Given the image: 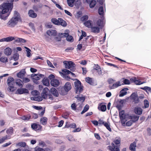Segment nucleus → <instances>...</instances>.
Listing matches in <instances>:
<instances>
[{"label":"nucleus","mask_w":151,"mask_h":151,"mask_svg":"<svg viewBox=\"0 0 151 151\" xmlns=\"http://www.w3.org/2000/svg\"><path fill=\"white\" fill-rule=\"evenodd\" d=\"M1 7L2 10L0 12V18L5 20L10 15L13 8V4L9 2L4 3L2 4Z\"/></svg>","instance_id":"nucleus-1"},{"label":"nucleus","mask_w":151,"mask_h":151,"mask_svg":"<svg viewBox=\"0 0 151 151\" xmlns=\"http://www.w3.org/2000/svg\"><path fill=\"white\" fill-rule=\"evenodd\" d=\"M123 83H121L120 81H118L114 83L111 86L109 85L108 86L109 88L110 89H114L122 85H129L130 84V81L129 80L124 78H123Z\"/></svg>","instance_id":"nucleus-2"},{"label":"nucleus","mask_w":151,"mask_h":151,"mask_svg":"<svg viewBox=\"0 0 151 151\" xmlns=\"http://www.w3.org/2000/svg\"><path fill=\"white\" fill-rule=\"evenodd\" d=\"M20 17L17 15L15 17H12L7 24L8 27L11 28L14 27L17 25L19 19Z\"/></svg>","instance_id":"nucleus-3"},{"label":"nucleus","mask_w":151,"mask_h":151,"mask_svg":"<svg viewBox=\"0 0 151 151\" xmlns=\"http://www.w3.org/2000/svg\"><path fill=\"white\" fill-rule=\"evenodd\" d=\"M65 67L66 69H70L71 71L73 72L76 70V65L72 61H65L63 62Z\"/></svg>","instance_id":"nucleus-4"},{"label":"nucleus","mask_w":151,"mask_h":151,"mask_svg":"<svg viewBox=\"0 0 151 151\" xmlns=\"http://www.w3.org/2000/svg\"><path fill=\"white\" fill-rule=\"evenodd\" d=\"M76 93L77 94H79L81 93L83 91V87L81 86V83L78 80L75 81L74 83Z\"/></svg>","instance_id":"nucleus-5"},{"label":"nucleus","mask_w":151,"mask_h":151,"mask_svg":"<svg viewBox=\"0 0 151 151\" xmlns=\"http://www.w3.org/2000/svg\"><path fill=\"white\" fill-rule=\"evenodd\" d=\"M62 71L63 72H61L60 71H59V73L60 75L61 76L63 77H67L69 79H70V78L68 76H66V75H68L70 74H71V75L73 77H74L75 76V74L74 73L67 69H63L62 70Z\"/></svg>","instance_id":"nucleus-6"},{"label":"nucleus","mask_w":151,"mask_h":151,"mask_svg":"<svg viewBox=\"0 0 151 151\" xmlns=\"http://www.w3.org/2000/svg\"><path fill=\"white\" fill-rule=\"evenodd\" d=\"M89 36L86 37L82 42V44L83 47H86L87 46L91 45L93 44V41L91 39H89Z\"/></svg>","instance_id":"nucleus-7"},{"label":"nucleus","mask_w":151,"mask_h":151,"mask_svg":"<svg viewBox=\"0 0 151 151\" xmlns=\"http://www.w3.org/2000/svg\"><path fill=\"white\" fill-rule=\"evenodd\" d=\"M14 80L13 78L11 77H9L7 80V84L10 88L9 90L10 91H12L11 89L14 88L13 84V81Z\"/></svg>","instance_id":"nucleus-8"},{"label":"nucleus","mask_w":151,"mask_h":151,"mask_svg":"<svg viewBox=\"0 0 151 151\" xmlns=\"http://www.w3.org/2000/svg\"><path fill=\"white\" fill-rule=\"evenodd\" d=\"M31 127L35 131L41 130L42 128V126L40 125L34 123L31 124Z\"/></svg>","instance_id":"nucleus-9"},{"label":"nucleus","mask_w":151,"mask_h":151,"mask_svg":"<svg viewBox=\"0 0 151 151\" xmlns=\"http://www.w3.org/2000/svg\"><path fill=\"white\" fill-rule=\"evenodd\" d=\"M29 91L25 88H20L17 90L16 92L17 94H21L24 93H28Z\"/></svg>","instance_id":"nucleus-10"},{"label":"nucleus","mask_w":151,"mask_h":151,"mask_svg":"<svg viewBox=\"0 0 151 151\" xmlns=\"http://www.w3.org/2000/svg\"><path fill=\"white\" fill-rule=\"evenodd\" d=\"M134 111L135 114L140 115L142 114V110L140 107H136L134 108Z\"/></svg>","instance_id":"nucleus-11"},{"label":"nucleus","mask_w":151,"mask_h":151,"mask_svg":"<svg viewBox=\"0 0 151 151\" xmlns=\"http://www.w3.org/2000/svg\"><path fill=\"white\" fill-rule=\"evenodd\" d=\"M51 85L54 87H57L59 86L60 82L57 79H53L50 82Z\"/></svg>","instance_id":"nucleus-12"},{"label":"nucleus","mask_w":151,"mask_h":151,"mask_svg":"<svg viewBox=\"0 0 151 151\" xmlns=\"http://www.w3.org/2000/svg\"><path fill=\"white\" fill-rule=\"evenodd\" d=\"M91 31L92 32L95 33H98L99 32L101 29L98 27L92 26L91 28Z\"/></svg>","instance_id":"nucleus-13"},{"label":"nucleus","mask_w":151,"mask_h":151,"mask_svg":"<svg viewBox=\"0 0 151 151\" xmlns=\"http://www.w3.org/2000/svg\"><path fill=\"white\" fill-rule=\"evenodd\" d=\"M63 87L65 88L66 91L68 92L71 88L70 83L69 82H66L65 84Z\"/></svg>","instance_id":"nucleus-14"},{"label":"nucleus","mask_w":151,"mask_h":151,"mask_svg":"<svg viewBox=\"0 0 151 151\" xmlns=\"http://www.w3.org/2000/svg\"><path fill=\"white\" fill-rule=\"evenodd\" d=\"M98 108L99 110H101L102 111H104L106 110V105L101 103L99 104Z\"/></svg>","instance_id":"nucleus-15"},{"label":"nucleus","mask_w":151,"mask_h":151,"mask_svg":"<svg viewBox=\"0 0 151 151\" xmlns=\"http://www.w3.org/2000/svg\"><path fill=\"white\" fill-rule=\"evenodd\" d=\"M112 146H109L108 147V149L111 151H120V149L119 147L117 146H115L114 144H113Z\"/></svg>","instance_id":"nucleus-16"},{"label":"nucleus","mask_w":151,"mask_h":151,"mask_svg":"<svg viewBox=\"0 0 151 151\" xmlns=\"http://www.w3.org/2000/svg\"><path fill=\"white\" fill-rule=\"evenodd\" d=\"M25 73L26 71L25 69H23L22 70L20 71L17 74V76L18 78H22L24 76Z\"/></svg>","instance_id":"nucleus-17"},{"label":"nucleus","mask_w":151,"mask_h":151,"mask_svg":"<svg viewBox=\"0 0 151 151\" xmlns=\"http://www.w3.org/2000/svg\"><path fill=\"white\" fill-rule=\"evenodd\" d=\"M58 92L59 93L62 95H65L68 93L63 87L59 88L58 89Z\"/></svg>","instance_id":"nucleus-18"},{"label":"nucleus","mask_w":151,"mask_h":151,"mask_svg":"<svg viewBox=\"0 0 151 151\" xmlns=\"http://www.w3.org/2000/svg\"><path fill=\"white\" fill-rule=\"evenodd\" d=\"M47 34L50 36H55L56 35V31L55 30H49L47 31Z\"/></svg>","instance_id":"nucleus-19"},{"label":"nucleus","mask_w":151,"mask_h":151,"mask_svg":"<svg viewBox=\"0 0 151 151\" xmlns=\"http://www.w3.org/2000/svg\"><path fill=\"white\" fill-rule=\"evenodd\" d=\"M128 90L127 88H124L122 89L120 91V93L119 94V97H122L125 95L127 94V91Z\"/></svg>","instance_id":"nucleus-20"},{"label":"nucleus","mask_w":151,"mask_h":151,"mask_svg":"<svg viewBox=\"0 0 151 151\" xmlns=\"http://www.w3.org/2000/svg\"><path fill=\"white\" fill-rule=\"evenodd\" d=\"M44 75L40 74L39 75L36 74L35 77H33V80L34 82L35 83L37 81L39 80L41 78H42L44 77Z\"/></svg>","instance_id":"nucleus-21"},{"label":"nucleus","mask_w":151,"mask_h":151,"mask_svg":"<svg viewBox=\"0 0 151 151\" xmlns=\"http://www.w3.org/2000/svg\"><path fill=\"white\" fill-rule=\"evenodd\" d=\"M28 14L29 16L32 18H35L37 16V14L32 10H29Z\"/></svg>","instance_id":"nucleus-22"},{"label":"nucleus","mask_w":151,"mask_h":151,"mask_svg":"<svg viewBox=\"0 0 151 151\" xmlns=\"http://www.w3.org/2000/svg\"><path fill=\"white\" fill-rule=\"evenodd\" d=\"M11 138V136L10 135H6L0 139V143L2 144L5 141L8 139H9Z\"/></svg>","instance_id":"nucleus-23"},{"label":"nucleus","mask_w":151,"mask_h":151,"mask_svg":"<svg viewBox=\"0 0 151 151\" xmlns=\"http://www.w3.org/2000/svg\"><path fill=\"white\" fill-rule=\"evenodd\" d=\"M136 147V143L135 142H134L130 145L129 149L131 151H135Z\"/></svg>","instance_id":"nucleus-24"},{"label":"nucleus","mask_w":151,"mask_h":151,"mask_svg":"<svg viewBox=\"0 0 151 151\" xmlns=\"http://www.w3.org/2000/svg\"><path fill=\"white\" fill-rule=\"evenodd\" d=\"M47 118L46 117H43L40 119V122L41 124L45 125L47 124Z\"/></svg>","instance_id":"nucleus-25"},{"label":"nucleus","mask_w":151,"mask_h":151,"mask_svg":"<svg viewBox=\"0 0 151 151\" xmlns=\"http://www.w3.org/2000/svg\"><path fill=\"white\" fill-rule=\"evenodd\" d=\"M97 25L101 29H102L103 27V20L98 19L96 22Z\"/></svg>","instance_id":"nucleus-26"},{"label":"nucleus","mask_w":151,"mask_h":151,"mask_svg":"<svg viewBox=\"0 0 151 151\" xmlns=\"http://www.w3.org/2000/svg\"><path fill=\"white\" fill-rule=\"evenodd\" d=\"M75 98L77 99L78 102L80 101L81 102H84L85 100V97L83 96V95H81V96L80 95H78Z\"/></svg>","instance_id":"nucleus-27"},{"label":"nucleus","mask_w":151,"mask_h":151,"mask_svg":"<svg viewBox=\"0 0 151 151\" xmlns=\"http://www.w3.org/2000/svg\"><path fill=\"white\" fill-rule=\"evenodd\" d=\"M69 31L68 30H66L64 33H60L59 34V36L61 37H66L68 35Z\"/></svg>","instance_id":"nucleus-28"},{"label":"nucleus","mask_w":151,"mask_h":151,"mask_svg":"<svg viewBox=\"0 0 151 151\" xmlns=\"http://www.w3.org/2000/svg\"><path fill=\"white\" fill-rule=\"evenodd\" d=\"M12 50L9 47L6 48L4 50V53L6 55L9 56L11 55L12 53Z\"/></svg>","instance_id":"nucleus-29"},{"label":"nucleus","mask_w":151,"mask_h":151,"mask_svg":"<svg viewBox=\"0 0 151 151\" xmlns=\"http://www.w3.org/2000/svg\"><path fill=\"white\" fill-rule=\"evenodd\" d=\"M15 83L19 87H22L23 86V82L20 79H16L15 80Z\"/></svg>","instance_id":"nucleus-30"},{"label":"nucleus","mask_w":151,"mask_h":151,"mask_svg":"<svg viewBox=\"0 0 151 151\" xmlns=\"http://www.w3.org/2000/svg\"><path fill=\"white\" fill-rule=\"evenodd\" d=\"M52 93L55 97H58V93L57 90L54 88H52L50 89Z\"/></svg>","instance_id":"nucleus-31"},{"label":"nucleus","mask_w":151,"mask_h":151,"mask_svg":"<svg viewBox=\"0 0 151 151\" xmlns=\"http://www.w3.org/2000/svg\"><path fill=\"white\" fill-rule=\"evenodd\" d=\"M139 118V116L136 115H133L130 116V119L133 122L137 121Z\"/></svg>","instance_id":"nucleus-32"},{"label":"nucleus","mask_w":151,"mask_h":151,"mask_svg":"<svg viewBox=\"0 0 151 151\" xmlns=\"http://www.w3.org/2000/svg\"><path fill=\"white\" fill-rule=\"evenodd\" d=\"M86 81L90 84L91 85H93L94 84V82L93 78L89 77H87L85 78Z\"/></svg>","instance_id":"nucleus-33"},{"label":"nucleus","mask_w":151,"mask_h":151,"mask_svg":"<svg viewBox=\"0 0 151 151\" xmlns=\"http://www.w3.org/2000/svg\"><path fill=\"white\" fill-rule=\"evenodd\" d=\"M119 116L121 120H122L125 119L126 116L124 115V110H122L119 112Z\"/></svg>","instance_id":"nucleus-34"},{"label":"nucleus","mask_w":151,"mask_h":151,"mask_svg":"<svg viewBox=\"0 0 151 151\" xmlns=\"http://www.w3.org/2000/svg\"><path fill=\"white\" fill-rule=\"evenodd\" d=\"M92 22L91 20H88L84 22L85 25L88 27L91 28L92 26Z\"/></svg>","instance_id":"nucleus-35"},{"label":"nucleus","mask_w":151,"mask_h":151,"mask_svg":"<svg viewBox=\"0 0 151 151\" xmlns=\"http://www.w3.org/2000/svg\"><path fill=\"white\" fill-rule=\"evenodd\" d=\"M42 82L44 85L48 86L50 85L49 79L47 78H44L42 80Z\"/></svg>","instance_id":"nucleus-36"},{"label":"nucleus","mask_w":151,"mask_h":151,"mask_svg":"<svg viewBox=\"0 0 151 151\" xmlns=\"http://www.w3.org/2000/svg\"><path fill=\"white\" fill-rule=\"evenodd\" d=\"M104 12L103 7L102 6H100L98 9V12L99 14L103 17L104 15Z\"/></svg>","instance_id":"nucleus-37"},{"label":"nucleus","mask_w":151,"mask_h":151,"mask_svg":"<svg viewBox=\"0 0 151 151\" xmlns=\"http://www.w3.org/2000/svg\"><path fill=\"white\" fill-rule=\"evenodd\" d=\"M14 129L12 127H10L6 130V133L8 134L12 135L14 133Z\"/></svg>","instance_id":"nucleus-38"},{"label":"nucleus","mask_w":151,"mask_h":151,"mask_svg":"<svg viewBox=\"0 0 151 151\" xmlns=\"http://www.w3.org/2000/svg\"><path fill=\"white\" fill-rule=\"evenodd\" d=\"M59 21V25H61L63 27H65L67 26V23L66 22L62 19L60 18Z\"/></svg>","instance_id":"nucleus-39"},{"label":"nucleus","mask_w":151,"mask_h":151,"mask_svg":"<svg viewBox=\"0 0 151 151\" xmlns=\"http://www.w3.org/2000/svg\"><path fill=\"white\" fill-rule=\"evenodd\" d=\"M31 99L35 101H40L42 100V98L40 96H38L37 97L34 96L31 98Z\"/></svg>","instance_id":"nucleus-40"},{"label":"nucleus","mask_w":151,"mask_h":151,"mask_svg":"<svg viewBox=\"0 0 151 151\" xmlns=\"http://www.w3.org/2000/svg\"><path fill=\"white\" fill-rule=\"evenodd\" d=\"M58 18V19L56 18H52L51 19V21L54 24L58 25H59V22L60 19Z\"/></svg>","instance_id":"nucleus-41"},{"label":"nucleus","mask_w":151,"mask_h":151,"mask_svg":"<svg viewBox=\"0 0 151 151\" xmlns=\"http://www.w3.org/2000/svg\"><path fill=\"white\" fill-rule=\"evenodd\" d=\"M31 116L29 114H28L23 116L21 117V119L24 120H28L31 118Z\"/></svg>","instance_id":"nucleus-42"},{"label":"nucleus","mask_w":151,"mask_h":151,"mask_svg":"<svg viewBox=\"0 0 151 151\" xmlns=\"http://www.w3.org/2000/svg\"><path fill=\"white\" fill-rule=\"evenodd\" d=\"M75 1V0H67V2L69 6L72 7L74 5Z\"/></svg>","instance_id":"nucleus-43"},{"label":"nucleus","mask_w":151,"mask_h":151,"mask_svg":"<svg viewBox=\"0 0 151 151\" xmlns=\"http://www.w3.org/2000/svg\"><path fill=\"white\" fill-rule=\"evenodd\" d=\"M132 81H133L137 85H140L142 83H141V81L138 80H137L136 77H134L131 79Z\"/></svg>","instance_id":"nucleus-44"},{"label":"nucleus","mask_w":151,"mask_h":151,"mask_svg":"<svg viewBox=\"0 0 151 151\" xmlns=\"http://www.w3.org/2000/svg\"><path fill=\"white\" fill-rule=\"evenodd\" d=\"M24 47L26 49V51L27 52V56L28 57H30L31 55V50L29 48L26 47Z\"/></svg>","instance_id":"nucleus-45"},{"label":"nucleus","mask_w":151,"mask_h":151,"mask_svg":"<svg viewBox=\"0 0 151 151\" xmlns=\"http://www.w3.org/2000/svg\"><path fill=\"white\" fill-rule=\"evenodd\" d=\"M104 125L109 131L111 132V129L110 127V124L109 123L105 122Z\"/></svg>","instance_id":"nucleus-46"},{"label":"nucleus","mask_w":151,"mask_h":151,"mask_svg":"<svg viewBox=\"0 0 151 151\" xmlns=\"http://www.w3.org/2000/svg\"><path fill=\"white\" fill-rule=\"evenodd\" d=\"M0 61L3 63H6L8 62V59L7 57L2 56L0 58Z\"/></svg>","instance_id":"nucleus-47"},{"label":"nucleus","mask_w":151,"mask_h":151,"mask_svg":"<svg viewBox=\"0 0 151 151\" xmlns=\"http://www.w3.org/2000/svg\"><path fill=\"white\" fill-rule=\"evenodd\" d=\"M70 127L71 128H75L76 127V124L75 123H73L70 125L69 126L66 125L63 128H68Z\"/></svg>","instance_id":"nucleus-48"},{"label":"nucleus","mask_w":151,"mask_h":151,"mask_svg":"<svg viewBox=\"0 0 151 151\" xmlns=\"http://www.w3.org/2000/svg\"><path fill=\"white\" fill-rule=\"evenodd\" d=\"M96 1L93 0H92L89 4V6L91 8H93L96 4Z\"/></svg>","instance_id":"nucleus-49"},{"label":"nucleus","mask_w":151,"mask_h":151,"mask_svg":"<svg viewBox=\"0 0 151 151\" xmlns=\"http://www.w3.org/2000/svg\"><path fill=\"white\" fill-rule=\"evenodd\" d=\"M66 40L69 42H72L73 41V37L71 35H69V34L66 38Z\"/></svg>","instance_id":"nucleus-50"},{"label":"nucleus","mask_w":151,"mask_h":151,"mask_svg":"<svg viewBox=\"0 0 151 151\" xmlns=\"http://www.w3.org/2000/svg\"><path fill=\"white\" fill-rule=\"evenodd\" d=\"M121 139L120 137L116 138L114 141V142L116 145H120V143Z\"/></svg>","instance_id":"nucleus-51"},{"label":"nucleus","mask_w":151,"mask_h":151,"mask_svg":"<svg viewBox=\"0 0 151 151\" xmlns=\"http://www.w3.org/2000/svg\"><path fill=\"white\" fill-rule=\"evenodd\" d=\"M144 108H146L148 107L149 106V104L148 101L146 99H145L144 101Z\"/></svg>","instance_id":"nucleus-52"},{"label":"nucleus","mask_w":151,"mask_h":151,"mask_svg":"<svg viewBox=\"0 0 151 151\" xmlns=\"http://www.w3.org/2000/svg\"><path fill=\"white\" fill-rule=\"evenodd\" d=\"M115 81V80L113 79L112 78H109L107 80V82L108 84H109V85H111V84L114 83V82Z\"/></svg>","instance_id":"nucleus-53"},{"label":"nucleus","mask_w":151,"mask_h":151,"mask_svg":"<svg viewBox=\"0 0 151 151\" xmlns=\"http://www.w3.org/2000/svg\"><path fill=\"white\" fill-rule=\"evenodd\" d=\"M13 59L15 61L17 60L19 58V54L18 53H14L13 57Z\"/></svg>","instance_id":"nucleus-54"},{"label":"nucleus","mask_w":151,"mask_h":151,"mask_svg":"<svg viewBox=\"0 0 151 151\" xmlns=\"http://www.w3.org/2000/svg\"><path fill=\"white\" fill-rule=\"evenodd\" d=\"M15 39V38L12 36H10L6 37V40L7 42H9Z\"/></svg>","instance_id":"nucleus-55"},{"label":"nucleus","mask_w":151,"mask_h":151,"mask_svg":"<svg viewBox=\"0 0 151 151\" xmlns=\"http://www.w3.org/2000/svg\"><path fill=\"white\" fill-rule=\"evenodd\" d=\"M18 145L22 147H25L26 145V143L25 142H20L19 143Z\"/></svg>","instance_id":"nucleus-56"},{"label":"nucleus","mask_w":151,"mask_h":151,"mask_svg":"<svg viewBox=\"0 0 151 151\" xmlns=\"http://www.w3.org/2000/svg\"><path fill=\"white\" fill-rule=\"evenodd\" d=\"M71 107L73 110L76 111L77 110L76 105L75 103H73L71 105Z\"/></svg>","instance_id":"nucleus-57"},{"label":"nucleus","mask_w":151,"mask_h":151,"mask_svg":"<svg viewBox=\"0 0 151 151\" xmlns=\"http://www.w3.org/2000/svg\"><path fill=\"white\" fill-rule=\"evenodd\" d=\"M29 25L30 27V28H31V29L33 31H34L35 32V27L34 26V24L33 23L30 22L29 23Z\"/></svg>","instance_id":"nucleus-58"},{"label":"nucleus","mask_w":151,"mask_h":151,"mask_svg":"<svg viewBox=\"0 0 151 151\" xmlns=\"http://www.w3.org/2000/svg\"><path fill=\"white\" fill-rule=\"evenodd\" d=\"M133 101L135 103H138L139 101V99L137 96H135L133 98Z\"/></svg>","instance_id":"nucleus-59"},{"label":"nucleus","mask_w":151,"mask_h":151,"mask_svg":"<svg viewBox=\"0 0 151 151\" xmlns=\"http://www.w3.org/2000/svg\"><path fill=\"white\" fill-rule=\"evenodd\" d=\"M49 91L50 90L47 87H45L43 89L42 93L48 94V93Z\"/></svg>","instance_id":"nucleus-60"},{"label":"nucleus","mask_w":151,"mask_h":151,"mask_svg":"<svg viewBox=\"0 0 151 151\" xmlns=\"http://www.w3.org/2000/svg\"><path fill=\"white\" fill-rule=\"evenodd\" d=\"M134 123L131 120L129 121L126 123V125L127 126H130Z\"/></svg>","instance_id":"nucleus-61"},{"label":"nucleus","mask_w":151,"mask_h":151,"mask_svg":"<svg viewBox=\"0 0 151 151\" xmlns=\"http://www.w3.org/2000/svg\"><path fill=\"white\" fill-rule=\"evenodd\" d=\"M101 68L100 67L98 64L95 65L94 66H93V69L94 70H99Z\"/></svg>","instance_id":"nucleus-62"},{"label":"nucleus","mask_w":151,"mask_h":151,"mask_svg":"<svg viewBox=\"0 0 151 151\" xmlns=\"http://www.w3.org/2000/svg\"><path fill=\"white\" fill-rule=\"evenodd\" d=\"M39 145L40 146H41L43 147L46 146L45 142H44L42 141H40L39 142Z\"/></svg>","instance_id":"nucleus-63"},{"label":"nucleus","mask_w":151,"mask_h":151,"mask_svg":"<svg viewBox=\"0 0 151 151\" xmlns=\"http://www.w3.org/2000/svg\"><path fill=\"white\" fill-rule=\"evenodd\" d=\"M35 151H44V150L42 148L36 147L35 149Z\"/></svg>","instance_id":"nucleus-64"}]
</instances>
